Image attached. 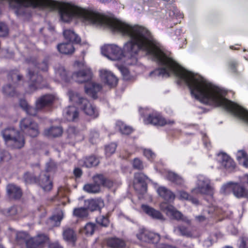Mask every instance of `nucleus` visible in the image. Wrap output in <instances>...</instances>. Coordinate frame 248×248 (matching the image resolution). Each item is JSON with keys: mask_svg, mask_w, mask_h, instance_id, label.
Returning a JSON list of instances; mask_svg holds the SVG:
<instances>
[{"mask_svg": "<svg viewBox=\"0 0 248 248\" xmlns=\"http://www.w3.org/2000/svg\"><path fill=\"white\" fill-rule=\"evenodd\" d=\"M72 77L77 78L76 82L78 83H85V93L93 99L98 97L97 93L102 89L100 84L92 82L93 73L90 68H86L74 72Z\"/></svg>", "mask_w": 248, "mask_h": 248, "instance_id": "f257e3e1", "label": "nucleus"}, {"mask_svg": "<svg viewBox=\"0 0 248 248\" xmlns=\"http://www.w3.org/2000/svg\"><path fill=\"white\" fill-rule=\"evenodd\" d=\"M29 234L27 232L21 231L16 233V242L21 245L25 244L26 248H42L48 240L47 236L44 233L28 238Z\"/></svg>", "mask_w": 248, "mask_h": 248, "instance_id": "f03ea898", "label": "nucleus"}, {"mask_svg": "<svg viewBox=\"0 0 248 248\" xmlns=\"http://www.w3.org/2000/svg\"><path fill=\"white\" fill-rule=\"evenodd\" d=\"M26 77L28 78V88L27 93H31L38 89L47 87V79L43 78L38 71L36 67H30L27 69Z\"/></svg>", "mask_w": 248, "mask_h": 248, "instance_id": "7ed1b4c3", "label": "nucleus"}, {"mask_svg": "<svg viewBox=\"0 0 248 248\" xmlns=\"http://www.w3.org/2000/svg\"><path fill=\"white\" fill-rule=\"evenodd\" d=\"M68 95L70 100L78 105L85 114L93 119L98 117L99 113L97 109L88 99L81 97L79 93L72 91L68 92Z\"/></svg>", "mask_w": 248, "mask_h": 248, "instance_id": "20e7f679", "label": "nucleus"}, {"mask_svg": "<svg viewBox=\"0 0 248 248\" xmlns=\"http://www.w3.org/2000/svg\"><path fill=\"white\" fill-rule=\"evenodd\" d=\"M7 78L9 83L3 87L2 92L7 96L14 97L17 95L16 88L19 82L23 80V77L18 69H15L9 72Z\"/></svg>", "mask_w": 248, "mask_h": 248, "instance_id": "39448f33", "label": "nucleus"}, {"mask_svg": "<svg viewBox=\"0 0 248 248\" xmlns=\"http://www.w3.org/2000/svg\"><path fill=\"white\" fill-rule=\"evenodd\" d=\"M20 127L26 135L32 138L36 137L39 134L38 124L30 118L22 119Z\"/></svg>", "mask_w": 248, "mask_h": 248, "instance_id": "423d86ee", "label": "nucleus"}, {"mask_svg": "<svg viewBox=\"0 0 248 248\" xmlns=\"http://www.w3.org/2000/svg\"><path fill=\"white\" fill-rule=\"evenodd\" d=\"M102 53L110 60L118 61L123 57V51L115 45H107L101 48Z\"/></svg>", "mask_w": 248, "mask_h": 248, "instance_id": "0eeeda50", "label": "nucleus"}, {"mask_svg": "<svg viewBox=\"0 0 248 248\" xmlns=\"http://www.w3.org/2000/svg\"><path fill=\"white\" fill-rule=\"evenodd\" d=\"M222 190L225 194L232 190L234 196L237 198H248V190L239 183L227 184L222 186Z\"/></svg>", "mask_w": 248, "mask_h": 248, "instance_id": "6e6552de", "label": "nucleus"}, {"mask_svg": "<svg viewBox=\"0 0 248 248\" xmlns=\"http://www.w3.org/2000/svg\"><path fill=\"white\" fill-rule=\"evenodd\" d=\"M146 124H151L155 126H163L166 124H173V120H166L160 113L155 112L150 113L145 119Z\"/></svg>", "mask_w": 248, "mask_h": 248, "instance_id": "1a4fd4ad", "label": "nucleus"}, {"mask_svg": "<svg viewBox=\"0 0 248 248\" xmlns=\"http://www.w3.org/2000/svg\"><path fill=\"white\" fill-rule=\"evenodd\" d=\"M192 191L196 193L211 196L214 194V189L211 186L210 181L205 178L199 179L197 186Z\"/></svg>", "mask_w": 248, "mask_h": 248, "instance_id": "9d476101", "label": "nucleus"}, {"mask_svg": "<svg viewBox=\"0 0 248 248\" xmlns=\"http://www.w3.org/2000/svg\"><path fill=\"white\" fill-rule=\"evenodd\" d=\"M55 95L47 93L37 98L35 101L36 107L41 110L46 108H51L55 101Z\"/></svg>", "mask_w": 248, "mask_h": 248, "instance_id": "9b49d317", "label": "nucleus"}, {"mask_svg": "<svg viewBox=\"0 0 248 248\" xmlns=\"http://www.w3.org/2000/svg\"><path fill=\"white\" fill-rule=\"evenodd\" d=\"M137 236L141 241L152 244H157L160 239L159 234L147 230L140 232Z\"/></svg>", "mask_w": 248, "mask_h": 248, "instance_id": "f8f14e48", "label": "nucleus"}, {"mask_svg": "<svg viewBox=\"0 0 248 248\" xmlns=\"http://www.w3.org/2000/svg\"><path fill=\"white\" fill-rule=\"evenodd\" d=\"M160 209L165 212L167 215L170 216L177 220H181L183 214L177 210L174 206L169 204L166 202H162L160 204Z\"/></svg>", "mask_w": 248, "mask_h": 248, "instance_id": "ddd939ff", "label": "nucleus"}, {"mask_svg": "<svg viewBox=\"0 0 248 248\" xmlns=\"http://www.w3.org/2000/svg\"><path fill=\"white\" fill-rule=\"evenodd\" d=\"M101 80L110 87H115L118 83V79L110 71L101 70L99 71Z\"/></svg>", "mask_w": 248, "mask_h": 248, "instance_id": "4468645a", "label": "nucleus"}, {"mask_svg": "<svg viewBox=\"0 0 248 248\" xmlns=\"http://www.w3.org/2000/svg\"><path fill=\"white\" fill-rule=\"evenodd\" d=\"M218 156L220 157V162L221 165L228 172L233 171L236 167V164L234 160L227 154L221 152L218 154Z\"/></svg>", "mask_w": 248, "mask_h": 248, "instance_id": "2eb2a0df", "label": "nucleus"}, {"mask_svg": "<svg viewBox=\"0 0 248 248\" xmlns=\"http://www.w3.org/2000/svg\"><path fill=\"white\" fill-rule=\"evenodd\" d=\"M45 191H49L53 187V183L50 180V176L46 172L42 171L37 177V183Z\"/></svg>", "mask_w": 248, "mask_h": 248, "instance_id": "dca6fc26", "label": "nucleus"}, {"mask_svg": "<svg viewBox=\"0 0 248 248\" xmlns=\"http://www.w3.org/2000/svg\"><path fill=\"white\" fill-rule=\"evenodd\" d=\"M7 193L11 199L17 200L20 199L23 195L21 188L14 184H9L6 187Z\"/></svg>", "mask_w": 248, "mask_h": 248, "instance_id": "f3484780", "label": "nucleus"}, {"mask_svg": "<svg viewBox=\"0 0 248 248\" xmlns=\"http://www.w3.org/2000/svg\"><path fill=\"white\" fill-rule=\"evenodd\" d=\"M25 143V138L19 131L7 142L14 149H21L24 147Z\"/></svg>", "mask_w": 248, "mask_h": 248, "instance_id": "a211bd4d", "label": "nucleus"}, {"mask_svg": "<svg viewBox=\"0 0 248 248\" xmlns=\"http://www.w3.org/2000/svg\"><path fill=\"white\" fill-rule=\"evenodd\" d=\"M93 181L100 188V186L111 188L113 186V181L105 177L103 174H97L93 177Z\"/></svg>", "mask_w": 248, "mask_h": 248, "instance_id": "6ab92c4d", "label": "nucleus"}, {"mask_svg": "<svg viewBox=\"0 0 248 248\" xmlns=\"http://www.w3.org/2000/svg\"><path fill=\"white\" fill-rule=\"evenodd\" d=\"M141 208L147 215L152 218L158 220H164L163 215L159 211L145 204L141 205Z\"/></svg>", "mask_w": 248, "mask_h": 248, "instance_id": "aec40b11", "label": "nucleus"}, {"mask_svg": "<svg viewBox=\"0 0 248 248\" xmlns=\"http://www.w3.org/2000/svg\"><path fill=\"white\" fill-rule=\"evenodd\" d=\"M157 192L160 197L167 202L173 201L175 199V194L165 186H159Z\"/></svg>", "mask_w": 248, "mask_h": 248, "instance_id": "412c9836", "label": "nucleus"}, {"mask_svg": "<svg viewBox=\"0 0 248 248\" xmlns=\"http://www.w3.org/2000/svg\"><path fill=\"white\" fill-rule=\"evenodd\" d=\"M63 133L62 128L60 126H51L44 130V135L48 137L57 138L61 136Z\"/></svg>", "mask_w": 248, "mask_h": 248, "instance_id": "4be33fe9", "label": "nucleus"}, {"mask_svg": "<svg viewBox=\"0 0 248 248\" xmlns=\"http://www.w3.org/2000/svg\"><path fill=\"white\" fill-rule=\"evenodd\" d=\"M63 36L69 43L79 44L81 43V39L73 30H65L63 32Z\"/></svg>", "mask_w": 248, "mask_h": 248, "instance_id": "5701e85b", "label": "nucleus"}, {"mask_svg": "<svg viewBox=\"0 0 248 248\" xmlns=\"http://www.w3.org/2000/svg\"><path fill=\"white\" fill-rule=\"evenodd\" d=\"M106 244L111 248H123L125 246V242L122 239L116 237H109L106 239Z\"/></svg>", "mask_w": 248, "mask_h": 248, "instance_id": "b1692460", "label": "nucleus"}, {"mask_svg": "<svg viewBox=\"0 0 248 248\" xmlns=\"http://www.w3.org/2000/svg\"><path fill=\"white\" fill-rule=\"evenodd\" d=\"M135 178L138 183L141 184L140 193L142 195L144 194L147 191V184L146 183V181L148 179L147 176L143 173L139 172L135 174Z\"/></svg>", "mask_w": 248, "mask_h": 248, "instance_id": "393cba45", "label": "nucleus"}, {"mask_svg": "<svg viewBox=\"0 0 248 248\" xmlns=\"http://www.w3.org/2000/svg\"><path fill=\"white\" fill-rule=\"evenodd\" d=\"M58 50L63 54H72L75 51L73 45L70 43H64L59 44L57 46Z\"/></svg>", "mask_w": 248, "mask_h": 248, "instance_id": "a878e982", "label": "nucleus"}, {"mask_svg": "<svg viewBox=\"0 0 248 248\" xmlns=\"http://www.w3.org/2000/svg\"><path fill=\"white\" fill-rule=\"evenodd\" d=\"M79 116V112L77 108L73 106H69L66 109L65 117L67 121L76 122Z\"/></svg>", "mask_w": 248, "mask_h": 248, "instance_id": "bb28decb", "label": "nucleus"}, {"mask_svg": "<svg viewBox=\"0 0 248 248\" xmlns=\"http://www.w3.org/2000/svg\"><path fill=\"white\" fill-rule=\"evenodd\" d=\"M82 161L86 168H92L97 166L99 164V159L94 155L87 156L82 158Z\"/></svg>", "mask_w": 248, "mask_h": 248, "instance_id": "cd10ccee", "label": "nucleus"}, {"mask_svg": "<svg viewBox=\"0 0 248 248\" xmlns=\"http://www.w3.org/2000/svg\"><path fill=\"white\" fill-rule=\"evenodd\" d=\"M63 237L67 241L75 243L77 240L76 234L74 231L70 228H67L63 231Z\"/></svg>", "mask_w": 248, "mask_h": 248, "instance_id": "c85d7f7f", "label": "nucleus"}, {"mask_svg": "<svg viewBox=\"0 0 248 248\" xmlns=\"http://www.w3.org/2000/svg\"><path fill=\"white\" fill-rule=\"evenodd\" d=\"M17 131L18 130L13 127H9L4 129L1 134L5 141L6 143L8 142L9 140L16 134Z\"/></svg>", "mask_w": 248, "mask_h": 248, "instance_id": "c756f323", "label": "nucleus"}, {"mask_svg": "<svg viewBox=\"0 0 248 248\" xmlns=\"http://www.w3.org/2000/svg\"><path fill=\"white\" fill-rule=\"evenodd\" d=\"M166 178L168 180L177 185H181L183 183L182 178L173 172H168L166 175Z\"/></svg>", "mask_w": 248, "mask_h": 248, "instance_id": "7c9ffc66", "label": "nucleus"}, {"mask_svg": "<svg viewBox=\"0 0 248 248\" xmlns=\"http://www.w3.org/2000/svg\"><path fill=\"white\" fill-rule=\"evenodd\" d=\"M117 125L119 128L120 132L123 135H130L134 131L133 128L131 126L127 125L121 122H118Z\"/></svg>", "mask_w": 248, "mask_h": 248, "instance_id": "2f4dec72", "label": "nucleus"}, {"mask_svg": "<svg viewBox=\"0 0 248 248\" xmlns=\"http://www.w3.org/2000/svg\"><path fill=\"white\" fill-rule=\"evenodd\" d=\"M73 215L78 218H84L88 216V209L84 207L76 208L73 211Z\"/></svg>", "mask_w": 248, "mask_h": 248, "instance_id": "473e14b6", "label": "nucleus"}, {"mask_svg": "<svg viewBox=\"0 0 248 248\" xmlns=\"http://www.w3.org/2000/svg\"><path fill=\"white\" fill-rule=\"evenodd\" d=\"M23 178L26 184H36L37 183V177L33 174L29 172H25L23 175Z\"/></svg>", "mask_w": 248, "mask_h": 248, "instance_id": "72a5a7b5", "label": "nucleus"}, {"mask_svg": "<svg viewBox=\"0 0 248 248\" xmlns=\"http://www.w3.org/2000/svg\"><path fill=\"white\" fill-rule=\"evenodd\" d=\"M84 190L90 193H96L100 191L99 186L96 184H87L84 186Z\"/></svg>", "mask_w": 248, "mask_h": 248, "instance_id": "f704fd0d", "label": "nucleus"}, {"mask_svg": "<svg viewBox=\"0 0 248 248\" xmlns=\"http://www.w3.org/2000/svg\"><path fill=\"white\" fill-rule=\"evenodd\" d=\"M63 217V213L62 210H59L58 212L50 217V219L55 222V226H59L60 225L61 221Z\"/></svg>", "mask_w": 248, "mask_h": 248, "instance_id": "c9c22d12", "label": "nucleus"}, {"mask_svg": "<svg viewBox=\"0 0 248 248\" xmlns=\"http://www.w3.org/2000/svg\"><path fill=\"white\" fill-rule=\"evenodd\" d=\"M242 159H244L243 165L246 167H248V155L245 151L243 150L239 151L237 154V159L240 161Z\"/></svg>", "mask_w": 248, "mask_h": 248, "instance_id": "e433bc0d", "label": "nucleus"}, {"mask_svg": "<svg viewBox=\"0 0 248 248\" xmlns=\"http://www.w3.org/2000/svg\"><path fill=\"white\" fill-rule=\"evenodd\" d=\"M117 145L116 143L112 142L105 146V153L107 156H110L114 154L116 151Z\"/></svg>", "mask_w": 248, "mask_h": 248, "instance_id": "4c0bfd02", "label": "nucleus"}, {"mask_svg": "<svg viewBox=\"0 0 248 248\" xmlns=\"http://www.w3.org/2000/svg\"><path fill=\"white\" fill-rule=\"evenodd\" d=\"M177 229L183 236L187 237H192V233L191 231L186 227L184 225H179L177 227Z\"/></svg>", "mask_w": 248, "mask_h": 248, "instance_id": "58836bf2", "label": "nucleus"}, {"mask_svg": "<svg viewBox=\"0 0 248 248\" xmlns=\"http://www.w3.org/2000/svg\"><path fill=\"white\" fill-rule=\"evenodd\" d=\"M132 166L134 169L142 170L144 169L142 161L139 158H135L132 162Z\"/></svg>", "mask_w": 248, "mask_h": 248, "instance_id": "ea45409f", "label": "nucleus"}, {"mask_svg": "<svg viewBox=\"0 0 248 248\" xmlns=\"http://www.w3.org/2000/svg\"><path fill=\"white\" fill-rule=\"evenodd\" d=\"M96 225L92 223H87L84 228V233L86 235H92L95 229Z\"/></svg>", "mask_w": 248, "mask_h": 248, "instance_id": "a19ab883", "label": "nucleus"}, {"mask_svg": "<svg viewBox=\"0 0 248 248\" xmlns=\"http://www.w3.org/2000/svg\"><path fill=\"white\" fill-rule=\"evenodd\" d=\"M97 223L102 226L107 227L109 224V220L108 216H101L96 219Z\"/></svg>", "mask_w": 248, "mask_h": 248, "instance_id": "79ce46f5", "label": "nucleus"}, {"mask_svg": "<svg viewBox=\"0 0 248 248\" xmlns=\"http://www.w3.org/2000/svg\"><path fill=\"white\" fill-rule=\"evenodd\" d=\"M48 58H46L41 63L38 64V68L42 71H47L48 69Z\"/></svg>", "mask_w": 248, "mask_h": 248, "instance_id": "37998d69", "label": "nucleus"}, {"mask_svg": "<svg viewBox=\"0 0 248 248\" xmlns=\"http://www.w3.org/2000/svg\"><path fill=\"white\" fill-rule=\"evenodd\" d=\"M11 155L7 151H4L0 153V162H8L11 159Z\"/></svg>", "mask_w": 248, "mask_h": 248, "instance_id": "c03bdc74", "label": "nucleus"}, {"mask_svg": "<svg viewBox=\"0 0 248 248\" xmlns=\"http://www.w3.org/2000/svg\"><path fill=\"white\" fill-rule=\"evenodd\" d=\"M40 109L38 108L35 105V107L29 105L28 108L25 110L27 113L30 115L35 116L38 111H41Z\"/></svg>", "mask_w": 248, "mask_h": 248, "instance_id": "a18cd8bd", "label": "nucleus"}, {"mask_svg": "<svg viewBox=\"0 0 248 248\" xmlns=\"http://www.w3.org/2000/svg\"><path fill=\"white\" fill-rule=\"evenodd\" d=\"M57 168L56 163L53 161H49L46 164L45 170L46 172H52L55 171Z\"/></svg>", "mask_w": 248, "mask_h": 248, "instance_id": "49530a36", "label": "nucleus"}, {"mask_svg": "<svg viewBox=\"0 0 248 248\" xmlns=\"http://www.w3.org/2000/svg\"><path fill=\"white\" fill-rule=\"evenodd\" d=\"M190 194H189L187 192L184 191L180 190L178 191V199L180 200H186L189 198Z\"/></svg>", "mask_w": 248, "mask_h": 248, "instance_id": "de8ad7c7", "label": "nucleus"}, {"mask_svg": "<svg viewBox=\"0 0 248 248\" xmlns=\"http://www.w3.org/2000/svg\"><path fill=\"white\" fill-rule=\"evenodd\" d=\"M239 248H248V237H242L241 238Z\"/></svg>", "mask_w": 248, "mask_h": 248, "instance_id": "09e8293b", "label": "nucleus"}, {"mask_svg": "<svg viewBox=\"0 0 248 248\" xmlns=\"http://www.w3.org/2000/svg\"><path fill=\"white\" fill-rule=\"evenodd\" d=\"M17 213V208L15 206H13L9 208L7 212V215L10 217H13L16 215Z\"/></svg>", "mask_w": 248, "mask_h": 248, "instance_id": "8fccbe9b", "label": "nucleus"}, {"mask_svg": "<svg viewBox=\"0 0 248 248\" xmlns=\"http://www.w3.org/2000/svg\"><path fill=\"white\" fill-rule=\"evenodd\" d=\"M19 106L25 111L29 106V105L25 99H20L19 100Z\"/></svg>", "mask_w": 248, "mask_h": 248, "instance_id": "3c124183", "label": "nucleus"}, {"mask_svg": "<svg viewBox=\"0 0 248 248\" xmlns=\"http://www.w3.org/2000/svg\"><path fill=\"white\" fill-rule=\"evenodd\" d=\"M73 173L76 178H80L82 174V171L81 169L76 168L74 170Z\"/></svg>", "mask_w": 248, "mask_h": 248, "instance_id": "603ef678", "label": "nucleus"}, {"mask_svg": "<svg viewBox=\"0 0 248 248\" xmlns=\"http://www.w3.org/2000/svg\"><path fill=\"white\" fill-rule=\"evenodd\" d=\"M187 201H190L195 205H197L199 204V201L198 200V199L197 198L194 197L191 195H190L189 198L188 199Z\"/></svg>", "mask_w": 248, "mask_h": 248, "instance_id": "864d4df0", "label": "nucleus"}, {"mask_svg": "<svg viewBox=\"0 0 248 248\" xmlns=\"http://www.w3.org/2000/svg\"><path fill=\"white\" fill-rule=\"evenodd\" d=\"M143 154L148 158H152L154 155L153 153L150 150H145Z\"/></svg>", "mask_w": 248, "mask_h": 248, "instance_id": "5fc2aeb1", "label": "nucleus"}, {"mask_svg": "<svg viewBox=\"0 0 248 248\" xmlns=\"http://www.w3.org/2000/svg\"><path fill=\"white\" fill-rule=\"evenodd\" d=\"M48 248H63L58 242H53L49 244Z\"/></svg>", "mask_w": 248, "mask_h": 248, "instance_id": "6e6d98bb", "label": "nucleus"}, {"mask_svg": "<svg viewBox=\"0 0 248 248\" xmlns=\"http://www.w3.org/2000/svg\"><path fill=\"white\" fill-rule=\"evenodd\" d=\"M156 248H176L175 247L167 244L161 243L158 244Z\"/></svg>", "mask_w": 248, "mask_h": 248, "instance_id": "4d7b16f0", "label": "nucleus"}, {"mask_svg": "<svg viewBox=\"0 0 248 248\" xmlns=\"http://www.w3.org/2000/svg\"><path fill=\"white\" fill-rule=\"evenodd\" d=\"M181 220L185 222L188 225H190L191 223V220L189 219L187 217L184 216V215H183Z\"/></svg>", "mask_w": 248, "mask_h": 248, "instance_id": "13d9d810", "label": "nucleus"}, {"mask_svg": "<svg viewBox=\"0 0 248 248\" xmlns=\"http://www.w3.org/2000/svg\"><path fill=\"white\" fill-rule=\"evenodd\" d=\"M196 219L200 222H202L205 220V217L204 216H198L196 217Z\"/></svg>", "mask_w": 248, "mask_h": 248, "instance_id": "bf43d9fd", "label": "nucleus"}, {"mask_svg": "<svg viewBox=\"0 0 248 248\" xmlns=\"http://www.w3.org/2000/svg\"><path fill=\"white\" fill-rule=\"evenodd\" d=\"M230 66L232 68H235L236 66V64L235 62H231L230 63Z\"/></svg>", "mask_w": 248, "mask_h": 248, "instance_id": "052dcab7", "label": "nucleus"}, {"mask_svg": "<svg viewBox=\"0 0 248 248\" xmlns=\"http://www.w3.org/2000/svg\"><path fill=\"white\" fill-rule=\"evenodd\" d=\"M244 179L245 182L248 185V174H246L244 176Z\"/></svg>", "mask_w": 248, "mask_h": 248, "instance_id": "680f3d73", "label": "nucleus"}, {"mask_svg": "<svg viewBox=\"0 0 248 248\" xmlns=\"http://www.w3.org/2000/svg\"><path fill=\"white\" fill-rule=\"evenodd\" d=\"M123 73H124V74H127L129 73L127 69H125L123 70Z\"/></svg>", "mask_w": 248, "mask_h": 248, "instance_id": "e2e57ef3", "label": "nucleus"}, {"mask_svg": "<svg viewBox=\"0 0 248 248\" xmlns=\"http://www.w3.org/2000/svg\"><path fill=\"white\" fill-rule=\"evenodd\" d=\"M110 0H100V1L103 3H106L108 2Z\"/></svg>", "mask_w": 248, "mask_h": 248, "instance_id": "0e129e2a", "label": "nucleus"}, {"mask_svg": "<svg viewBox=\"0 0 248 248\" xmlns=\"http://www.w3.org/2000/svg\"><path fill=\"white\" fill-rule=\"evenodd\" d=\"M223 248H233L232 247H230V246H226Z\"/></svg>", "mask_w": 248, "mask_h": 248, "instance_id": "69168bd1", "label": "nucleus"}, {"mask_svg": "<svg viewBox=\"0 0 248 248\" xmlns=\"http://www.w3.org/2000/svg\"><path fill=\"white\" fill-rule=\"evenodd\" d=\"M0 248H4L2 245H0Z\"/></svg>", "mask_w": 248, "mask_h": 248, "instance_id": "338daca9", "label": "nucleus"}, {"mask_svg": "<svg viewBox=\"0 0 248 248\" xmlns=\"http://www.w3.org/2000/svg\"><path fill=\"white\" fill-rule=\"evenodd\" d=\"M230 47H231V48H232L233 46H231Z\"/></svg>", "mask_w": 248, "mask_h": 248, "instance_id": "774afa93", "label": "nucleus"}]
</instances>
